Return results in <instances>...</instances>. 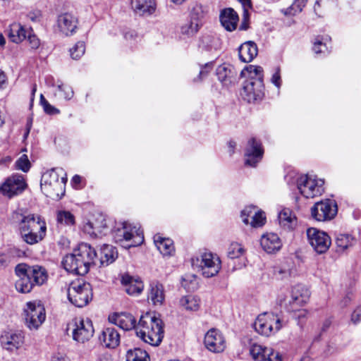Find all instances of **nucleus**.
I'll return each mask as SVG.
<instances>
[{"mask_svg":"<svg viewBox=\"0 0 361 361\" xmlns=\"http://www.w3.org/2000/svg\"><path fill=\"white\" fill-rule=\"evenodd\" d=\"M97 252L90 245L82 243L72 253L66 255L61 262L63 268L70 273L83 276L97 264Z\"/></svg>","mask_w":361,"mask_h":361,"instance_id":"obj_1","label":"nucleus"},{"mask_svg":"<svg viewBox=\"0 0 361 361\" xmlns=\"http://www.w3.org/2000/svg\"><path fill=\"white\" fill-rule=\"evenodd\" d=\"M136 334L151 345H159L164 335L162 320L152 313H146L141 316L137 324Z\"/></svg>","mask_w":361,"mask_h":361,"instance_id":"obj_2","label":"nucleus"},{"mask_svg":"<svg viewBox=\"0 0 361 361\" xmlns=\"http://www.w3.org/2000/svg\"><path fill=\"white\" fill-rule=\"evenodd\" d=\"M66 174L62 169H51L44 172L41 178L42 191L52 200H60L66 192Z\"/></svg>","mask_w":361,"mask_h":361,"instance_id":"obj_3","label":"nucleus"},{"mask_svg":"<svg viewBox=\"0 0 361 361\" xmlns=\"http://www.w3.org/2000/svg\"><path fill=\"white\" fill-rule=\"evenodd\" d=\"M67 294L72 305L77 307H82L92 300V286L90 283L83 280L73 281L68 286Z\"/></svg>","mask_w":361,"mask_h":361,"instance_id":"obj_4","label":"nucleus"},{"mask_svg":"<svg viewBox=\"0 0 361 361\" xmlns=\"http://www.w3.org/2000/svg\"><path fill=\"white\" fill-rule=\"evenodd\" d=\"M284 324V321L279 314L264 312L257 317L254 328L259 334L269 336L278 332Z\"/></svg>","mask_w":361,"mask_h":361,"instance_id":"obj_5","label":"nucleus"},{"mask_svg":"<svg viewBox=\"0 0 361 361\" xmlns=\"http://www.w3.org/2000/svg\"><path fill=\"white\" fill-rule=\"evenodd\" d=\"M11 218L14 224H18L20 234L29 230L40 229L42 225H47L45 221L40 216L27 214L23 209L13 212Z\"/></svg>","mask_w":361,"mask_h":361,"instance_id":"obj_6","label":"nucleus"},{"mask_svg":"<svg viewBox=\"0 0 361 361\" xmlns=\"http://www.w3.org/2000/svg\"><path fill=\"white\" fill-rule=\"evenodd\" d=\"M192 266H197L202 274L206 278L216 276L221 269V260L212 252H204L200 258L192 259Z\"/></svg>","mask_w":361,"mask_h":361,"instance_id":"obj_7","label":"nucleus"},{"mask_svg":"<svg viewBox=\"0 0 361 361\" xmlns=\"http://www.w3.org/2000/svg\"><path fill=\"white\" fill-rule=\"evenodd\" d=\"M114 238L116 243H129L124 247H135L140 245L144 237L135 227L131 228L127 223H124L123 227L116 229L114 233Z\"/></svg>","mask_w":361,"mask_h":361,"instance_id":"obj_8","label":"nucleus"},{"mask_svg":"<svg viewBox=\"0 0 361 361\" xmlns=\"http://www.w3.org/2000/svg\"><path fill=\"white\" fill-rule=\"evenodd\" d=\"M297 186L300 192L306 198L321 195L324 191L322 180L312 178L307 175L301 176L298 178Z\"/></svg>","mask_w":361,"mask_h":361,"instance_id":"obj_9","label":"nucleus"},{"mask_svg":"<svg viewBox=\"0 0 361 361\" xmlns=\"http://www.w3.org/2000/svg\"><path fill=\"white\" fill-rule=\"evenodd\" d=\"M337 212V204L335 200L326 199L313 205L311 208V216L318 221H324L334 218Z\"/></svg>","mask_w":361,"mask_h":361,"instance_id":"obj_10","label":"nucleus"},{"mask_svg":"<svg viewBox=\"0 0 361 361\" xmlns=\"http://www.w3.org/2000/svg\"><path fill=\"white\" fill-rule=\"evenodd\" d=\"M307 240L313 250L318 254L327 252L331 245L330 236L324 231L315 228L307 230Z\"/></svg>","mask_w":361,"mask_h":361,"instance_id":"obj_11","label":"nucleus"},{"mask_svg":"<svg viewBox=\"0 0 361 361\" xmlns=\"http://www.w3.org/2000/svg\"><path fill=\"white\" fill-rule=\"evenodd\" d=\"M24 312L25 324L31 330L37 329L45 320V310L39 303L27 302Z\"/></svg>","mask_w":361,"mask_h":361,"instance_id":"obj_12","label":"nucleus"},{"mask_svg":"<svg viewBox=\"0 0 361 361\" xmlns=\"http://www.w3.org/2000/svg\"><path fill=\"white\" fill-rule=\"evenodd\" d=\"M72 327L73 338L80 343L89 341L94 334V328L92 322L87 319L75 318L69 327Z\"/></svg>","mask_w":361,"mask_h":361,"instance_id":"obj_13","label":"nucleus"},{"mask_svg":"<svg viewBox=\"0 0 361 361\" xmlns=\"http://www.w3.org/2000/svg\"><path fill=\"white\" fill-rule=\"evenodd\" d=\"M26 183L22 175L15 174L8 177L0 187V192L11 198L21 193Z\"/></svg>","mask_w":361,"mask_h":361,"instance_id":"obj_14","label":"nucleus"},{"mask_svg":"<svg viewBox=\"0 0 361 361\" xmlns=\"http://www.w3.org/2000/svg\"><path fill=\"white\" fill-rule=\"evenodd\" d=\"M264 154V149L259 141L255 137L250 138L245 149V164L252 167L262 160Z\"/></svg>","mask_w":361,"mask_h":361,"instance_id":"obj_15","label":"nucleus"},{"mask_svg":"<svg viewBox=\"0 0 361 361\" xmlns=\"http://www.w3.org/2000/svg\"><path fill=\"white\" fill-rule=\"evenodd\" d=\"M204 344L208 350L215 353H221L226 348L225 338L216 329H211L206 333Z\"/></svg>","mask_w":361,"mask_h":361,"instance_id":"obj_16","label":"nucleus"},{"mask_svg":"<svg viewBox=\"0 0 361 361\" xmlns=\"http://www.w3.org/2000/svg\"><path fill=\"white\" fill-rule=\"evenodd\" d=\"M202 11L200 6H195L190 11V19L180 27L181 34L188 37L194 36L202 27Z\"/></svg>","mask_w":361,"mask_h":361,"instance_id":"obj_17","label":"nucleus"},{"mask_svg":"<svg viewBox=\"0 0 361 361\" xmlns=\"http://www.w3.org/2000/svg\"><path fill=\"white\" fill-rule=\"evenodd\" d=\"M15 272L19 278L15 283L16 290L22 293L30 292L35 285L28 274L27 265L25 264H18L15 268Z\"/></svg>","mask_w":361,"mask_h":361,"instance_id":"obj_18","label":"nucleus"},{"mask_svg":"<svg viewBox=\"0 0 361 361\" xmlns=\"http://www.w3.org/2000/svg\"><path fill=\"white\" fill-rule=\"evenodd\" d=\"M250 355L255 361H282L279 353H275L273 349L253 344L250 349Z\"/></svg>","mask_w":361,"mask_h":361,"instance_id":"obj_19","label":"nucleus"},{"mask_svg":"<svg viewBox=\"0 0 361 361\" xmlns=\"http://www.w3.org/2000/svg\"><path fill=\"white\" fill-rule=\"evenodd\" d=\"M263 89L262 80H247L245 82L242 94L248 102H255L262 97Z\"/></svg>","mask_w":361,"mask_h":361,"instance_id":"obj_20","label":"nucleus"},{"mask_svg":"<svg viewBox=\"0 0 361 361\" xmlns=\"http://www.w3.org/2000/svg\"><path fill=\"white\" fill-rule=\"evenodd\" d=\"M24 338L25 336L22 331L5 332L0 337V342L4 348L13 351L23 345Z\"/></svg>","mask_w":361,"mask_h":361,"instance_id":"obj_21","label":"nucleus"},{"mask_svg":"<svg viewBox=\"0 0 361 361\" xmlns=\"http://www.w3.org/2000/svg\"><path fill=\"white\" fill-rule=\"evenodd\" d=\"M310 298V291L304 286L298 284L295 286L291 290L289 304L291 306L290 310L295 311L298 307L305 304Z\"/></svg>","mask_w":361,"mask_h":361,"instance_id":"obj_22","label":"nucleus"},{"mask_svg":"<svg viewBox=\"0 0 361 361\" xmlns=\"http://www.w3.org/2000/svg\"><path fill=\"white\" fill-rule=\"evenodd\" d=\"M120 339V334L113 326L104 328L99 336V340L103 346L112 349L119 345Z\"/></svg>","mask_w":361,"mask_h":361,"instance_id":"obj_23","label":"nucleus"},{"mask_svg":"<svg viewBox=\"0 0 361 361\" xmlns=\"http://www.w3.org/2000/svg\"><path fill=\"white\" fill-rule=\"evenodd\" d=\"M118 257V252L112 245H104L99 252V257H96L97 264L94 266L107 267L113 263Z\"/></svg>","mask_w":361,"mask_h":361,"instance_id":"obj_24","label":"nucleus"},{"mask_svg":"<svg viewBox=\"0 0 361 361\" xmlns=\"http://www.w3.org/2000/svg\"><path fill=\"white\" fill-rule=\"evenodd\" d=\"M260 245L266 252L272 254L281 248L282 242L277 234L269 233L262 236Z\"/></svg>","mask_w":361,"mask_h":361,"instance_id":"obj_25","label":"nucleus"},{"mask_svg":"<svg viewBox=\"0 0 361 361\" xmlns=\"http://www.w3.org/2000/svg\"><path fill=\"white\" fill-rule=\"evenodd\" d=\"M109 319L111 323L125 331L136 329L137 327L135 318L129 313L114 314Z\"/></svg>","mask_w":361,"mask_h":361,"instance_id":"obj_26","label":"nucleus"},{"mask_svg":"<svg viewBox=\"0 0 361 361\" xmlns=\"http://www.w3.org/2000/svg\"><path fill=\"white\" fill-rule=\"evenodd\" d=\"M77 23V18L71 13H65L58 17V26L60 31L67 36L75 31Z\"/></svg>","mask_w":361,"mask_h":361,"instance_id":"obj_27","label":"nucleus"},{"mask_svg":"<svg viewBox=\"0 0 361 361\" xmlns=\"http://www.w3.org/2000/svg\"><path fill=\"white\" fill-rule=\"evenodd\" d=\"M219 18L222 26L226 30L231 32L236 29L239 18L233 8H227L222 10Z\"/></svg>","mask_w":361,"mask_h":361,"instance_id":"obj_28","label":"nucleus"},{"mask_svg":"<svg viewBox=\"0 0 361 361\" xmlns=\"http://www.w3.org/2000/svg\"><path fill=\"white\" fill-rule=\"evenodd\" d=\"M257 46L252 41H248L242 44L238 49L239 59L244 63L252 61L257 56Z\"/></svg>","mask_w":361,"mask_h":361,"instance_id":"obj_29","label":"nucleus"},{"mask_svg":"<svg viewBox=\"0 0 361 361\" xmlns=\"http://www.w3.org/2000/svg\"><path fill=\"white\" fill-rule=\"evenodd\" d=\"M121 283L126 286V293L130 295L140 294L144 288L142 281L138 279H134L129 274H124L122 276Z\"/></svg>","mask_w":361,"mask_h":361,"instance_id":"obj_30","label":"nucleus"},{"mask_svg":"<svg viewBox=\"0 0 361 361\" xmlns=\"http://www.w3.org/2000/svg\"><path fill=\"white\" fill-rule=\"evenodd\" d=\"M132 8L140 16L152 15L156 9L154 0H132Z\"/></svg>","mask_w":361,"mask_h":361,"instance_id":"obj_31","label":"nucleus"},{"mask_svg":"<svg viewBox=\"0 0 361 361\" xmlns=\"http://www.w3.org/2000/svg\"><path fill=\"white\" fill-rule=\"evenodd\" d=\"M148 300H150L153 305H161L165 300L164 286L158 281L150 283Z\"/></svg>","mask_w":361,"mask_h":361,"instance_id":"obj_32","label":"nucleus"},{"mask_svg":"<svg viewBox=\"0 0 361 361\" xmlns=\"http://www.w3.org/2000/svg\"><path fill=\"white\" fill-rule=\"evenodd\" d=\"M357 243L356 238L348 233H338L336 236L335 243L337 252H343L353 247Z\"/></svg>","mask_w":361,"mask_h":361,"instance_id":"obj_33","label":"nucleus"},{"mask_svg":"<svg viewBox=\"0 0 361 361\" xmlns=\"http://www.w3.org/2000/svg\"><path fill=\"white\" fill-rule=\"evenodd\" d=\"M47 225H42L40 229L29 230L20 234L23 240L29 245L36 244L44 239L46 235Z\"/></svg>","mask_w":361,"mask_h":361,"instance_id":"obj_34","label":"nucleus"},{"mask_svg":"<svg viewBox=\"0 0 361 361\" xmlns=\"http://www.w3.org/2000/svg\"><path fill=\"white\" fill-rule=\"evenodd\" d=\"M279 224L284 229L292 230L296 225L297 219L293 211L288 208L283 209L278 216Z\"/></svg>","mask_w":361,"mask_h":361,"instance_id":"obj_35","label":"nucleus"},{"mask_svg":"<svg viewBox=\"0 0 361 361\" xmlns=\"http://www.w3.org/2000/svg\"><path fill=\"white\" fill-rule=\"evenodd\" d=\"M28 30L20 23H14L10 25L8 37L14 43L18 44L26 39Z\"/></svg>","mask_w":361,"mask_h":361,"instance_id":"obj_36","label":"nucleus"},{"mask_svg":"<svg viewBox=\"0 0 361 361\" xmlns=\"http://www.w3.org/2000/svg\"><path fill=\"white\" fill-rule=\"evenodd\" d=\"M154 242L163 255H171L175 250L173 240L169 238H164L159 235L154 237Z\"/></svg>","mask_w":361,"mask_h":361,"instance_id":"obj_37","label":"nucleus"},{"mask_svg":"<svg viewBox=\"0 0 361 361\" xmlns=\"http://www.w3.org/2000/svg\"><path fill=\"white\" fill-rule=\"evenodd\" d=\"M28 274L30 276L34 285H42L47 279V274L45 269L39 266H28Z\"/></svg>","mask_w":361,"mask_h":361,"instance_id":"obj_38","label":"nucleus"},{"mask_svg":"<svg viewBox=\"0 0 361 361\" xmlns=\"http://www.w3.org/2000/svg\"><path fill=\"white\" fill-rule=\"evenodd\" d=\"M241 75L247 77L248 80L263 81V69L261 66L250 65L241 71Z\"/></svg>","mask_w":361,"mask_h":361,"instance_id":"obj_39","label":"nucleus"},{"mask_svg":"<svg viewBox=\"0 0 361 361\" xmlns=\"http://www.w3.org/2000/svg\"><path fill=\"white\" fill-rule=\"evenodd\" d=\"M180 305L186 310L197 311L200 307V299L194 295H186L180 300Z\"/></svg>","mask_w":361,"mask_h":361,"instance_id":"obj_40","label":"nucleus"},{"mask_svg":"<svg viewBox=\"0 0 361 361\" xmlns=\"http://www.w3.org/2000/svg\"><path fill=\"white\" fill-rule=\"evenodd\" d=\"M336 2V0H317L314 5V11L318 17H323Z\"/></svg>","mask_w":361,"mask_h":361,"instance_id":"obj_41","label":"nucleus"},{"mask_svg":"<svg viewBox=\"0 0 361 361\" xmlns=\"http://www.w3.org/2000/svg\"><path fill=\"white\" fill-rule=\"evenodd\" d=\"M57 223L61 226H72L75 224V216L69 211L59 210L56 213Z\"/></svg>","mask_w":361,"mask_h":361,"instance_id":"obj_42","label":"nucleus"},{"mask_svg":"<svg viewBox=\"0 0 361 361\" xmlns=\"http://www.w3.org/2000/svg\"><path fill=\"white\" fill-rule=\"evenodd\" d=\"M217 39L210 35H202L199 40L198 47L204 51H211L216 49Z\"/></svg>","mask_w":361,"mask_h":361,"instance_id":"obj_43","label":"nucleus"},{"mask_svg":"<svg viewBox=\"0 0 361 361\" xmlns=\"http://www.w3.org/2000/svg\"><path fill=\"white\" fill-rule=\"evenodd\" d=\"M126 361H149V357L145 350L134 348L128 350Z\"/></svg>","mask_w":361,"mask_h":361,"instance_id":"obj_44","label":"nucleus"},{"mask_svg":"<svg viewBox=\"0 0 361 361\" xmlns=\"http://www.w3.org/2000/svg\"><path fill=\"white\" fill-rule=\"evenodd\" d=\"M245 252L242 245L238 243H232L228 248V257L231 259H236L241 257Z\"/></svg>","mask_w":361,"mask_h":361,"instance_id":"obj_45","label":"nucleus"},{"mask_svg":"<svg viewBox=\"0 0 361 361\" xmlns=\"http://www.w3.org/2000/svg\"><path fill=\"white\" fill-rule=\"evenodd\" d=\"M71 57L74 60L79 59L85 52V44L83 42H78L69 50Z\"/></svg>","mask_w":361,"mask_h":361,"instance_id":"obj_46","label":"nucleus"},{"mask_svg":"<svg viewBox=\"0 0 361 361\" xmlns=\"http://www.w3.org/2000/svg\"><path fill=\"white\" fill-rule=\"evenodd\" d=\"M307 3V0H295L292 5L287 8L285 14L295 16L297 13L302 12Z\"/></svg>","mask_w":361,"mask_h":361,"instance_id":"obj_47","label":"nucleus"},{"mask_svg":"<svg viewBox=\"0 0 361 361\" xmlns=\"http://www.w3.org/2000/svg\"><path fill=\"white\" fill-rule=\"evenodd\" d=\"M83 230L86 233L94 238H100L105 235L99 231L98 226H95L92 221H89L84 225Z\"/></svg>","mask_w":361,"mask_h":361,"instance_id":"obj_48","label":"nucleus"},{"mask_svg":"<svg viewBox=\"0 0 361 361\" xmlns=\"http://www.w3.org/2000/svg\"><path fill=\"white\" fill-rule=\"evenodd\" d=\"M266 217L264 213L261 211H257L252 216V220L250 223L252 227H260L265 224Z\"/></svg>","mask_w":361,"mask_h":361,"instance_id":"obj_49","label":"nucleus"},{"mask_svg":"<svg viewBox=\"0 0 361 361\" xmlns=\"http://www.w3.org/2000/svg\"><path fill=\"white\" fill-rule=\"evenodd\" d=\"M40 104L43 107L44 112L49 115H54L59 114V110L51 105L48 101L44 98L42 94H40Z\"/></svg>","mask_w":361,"mask_h":361,"instance_id":"obj_50","label":"nucleus"},{"mask_svg":"<svg viewBox=\"0 0 361 361\" xmlns=\"http://www.w3.org/2000/svg\"><path fill=\"white\" fill-rule=\"evenodd\" d=\"M31 166L30 162L26 154H23L16 162V169L27 172Z\"/></svg>","mask_w":361,"mask_h":361,"instance_id":"obj_51","label":"nucleus"},{"mask_svg":"<svg viewBox=\"0 0 361 361\" xmlns=\"http://www.w3.org/2000/svg\"><path fill=\"white\" fill-rule=\"evenodd\" d=\"M231 70H229L225 66H220L216 69V75L218 79L221 82L226 83L230 77Z\"/></svg>","mask_w":361,"mask_h":361,"instance_id":"obj_52","label":"nucleus"},{"mask_svg":"<svg viewBox=\"0 0 361 361\" xmlns=\"http://www.w3.org/2000/svg\"><path fill=\"white\" fill-rule=\"evenodd\" d=\"M257 208L253 206H249L246 207L242 212H241V217L243 219V221L245 224H249L250 223V218L252 220V216L255 214V213H257Z\"/></svg>","mask_w":361,"mask_h":361,"instance_id":"obj_53","label":"nucleus"},{"mask_svg":"<svg viewBox=\"0 0 361 361\" xmlns=\"http://www.w3.org/2000/svg\"><path fill=\"white\" fill-rule=\"evenodd\" d=\"M27 41L29 44L32 49H37L40 46V40L38 37L33 33V30L32 28L28 30V34L27 35Z\"/></svg>","mask_w":361,"mask_h":361,"instance_id":"obj_54","label":"nucleus"},{"mask_svg":"<svg viewBox=\"0 0 361 361\" xmlns=\"http://www.w3.org/2000/svg\"><path fill=\"white\" fill-rule=\"evenodd\" d=\"M95 226H98L99 231H102L103 234L105 235L107 234V233L109 231V228L106 224V219L100 216L99 218L96 219L94 221H92Z\"/></svg>","mask_w":361,"mask_h":361,"instance_id":"obj_55","label":"nucleus"},{"mask_svg":"<svg viewBox=\"0 0 361 361\" xmlns=\"http://www.w3.org/2000/svg\"><path fill=\"white\" fill-rule=\"evenodd\" d=\"M271 82L278 88L281 85V69L279 67L276 68L275 73L272 75L271 78Z\"/></svg>","mask_w":361,"mask_h":361,"instance_id":"obj_56","label":"nucleus"},{"mask_svg":"<svg viewBox=\"0 0 361 361\" xmlns=\"http://www.w3.org/2000/svg\"><path fill=\"white\" fill-rule=\"evenodd\" d=\"M58 89L61 92H63V97L66 99H70L73 96V91L69 86H65L63 85H59Z\"/></svg>","mask_w":361,"mask_h":361,"instance_id":"obj_57","label":"nucleus"},{"mask_svg":"<svg viewBox=\"0 0 361 361\" xmlns=\"http://www.w3.org/2000/svg\"><path fill=\"white\" fill-rule=\"evenodd\" d=\"M313 51L316 54H320L324 52V49H326L327 47L325 44H324L321 40H319L317 39L315 42H314L313 45Z\"/></svg>","mask_w":361,"mask_h":361,"instance_id":"obj_58","label":"nucleus"},{"mask_svg":"<svg viewBox=\"0 0 361 361\" xmlns=\"http://www.w3.org/2000/svg\"><path fill=\"white\" fill-rule=\"evenodd\" d=\"M351 321L354 324L361 321V306H358L352 313Z\"/></svg>","mask_w":361,"mask_h":361,"instance_id":"obj_59","label":"nucleus"},{"mask_svg":"<svg viewBox=\"0 0 361 361\" xmlns=\"http://www.w3.org/2000/svg\"><path fill=\"white\" fill-rule=\"evenodd\" d=\"M352 300H353V294L350 293H348L341 300L340 306L342 308L348 307L349 305V304L350 303V302L352 301Z\"/></svg>","mask_w":361,"mask_h":361,"instance_id":"obj_60","label":"nucleus"},{"mask_svg":"<svg viewBox=\"0 0 361 361\" xmlns=\"http://www.w3.org/2000/svg\"><path fill=\"white\" fill-rule=\"evenodd\" d=\"M212 63H208L204 65V67L202 68L201 71H200V78H202L207 75V74L212 71Z\"/></svg>","mask_w":361,"mask_h":361,"instance_id":"obj_61","label":"nucleus"},{"mask_svg":"<svg viewBox=\"0 0 361 361\" xmlns=\"http://www.w3.org/2000/svg\"><path fill=\"white\" fill-rule=\"evenodd\" d=\"M27 18L32 22H37L40 20L41 18V12L39 11H34L32 12H30L27 14Z\"/></svg>","mask_w":361,"mask_h":361,"instance_id":"obj_62","label":"nucleus"},{"mask_svg":"<svg viewBox=\"0 0 361 361\" xmlns=\"http://www.w3.org/2000/svg\"><path fill=\"white\" fill-rule=\"evenodd\" d=\"M10 262V257L8 255L0 253V269H3L8 266Z\"/></svg>","mask_w":361,"mask_h":361,"instance_id":"obj_63","label":"nucleus"},{"mask_svg":"<svg viewBox=\"0 0 361 361\" xmlns=\"http://www.w3.org/2000/svg\"><path fill=\"white\" fill-rule=\"evenodd\" d=\"M52 361H70L68 357L63 356V355L58 354L52 358Z\"/></svg>","mask_w":361,"mask_h":361,"instance_id":"obj_64","label":"nucleus"}]
</instances>
